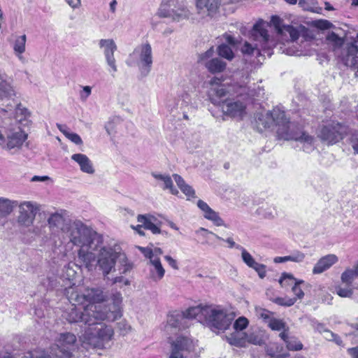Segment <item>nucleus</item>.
I'll return each mask as SVG.
<instances>
[{"label": "nucleus", "mask_w": 358, "mask_h": 358, "mask_svg": "<svg viewBox=\"0 0 358 358\" xmlns=\"http://www.w3.org/2000/svg\"><path fill=\"white\" fill-rule=\"evenodd\" d=\"M258 125L264 128H270L275 125L276 133L279 138L289 141L294 140L303 144V150L310 152L314 149V138L302 131L293 122L286 117L285 113L278 108L265 113H258L256 117Z\"/></svg>", "instance_id": "f257e3e1"}, {"label": "nucleus", "mask_w": 358, "mask_h": 358, "mask_svg": "<svg viewBox=\"0 0 358 358\" xmlns=\"http://www.w3.org/2000/svg\"><path fill=\"white\" fill-rule=\"evenodd\" d=\"M66 292L70 302H75L78 304H84L85 302H88V304H94L98 307L99 310L103 312L107 315L110 316V313H111L115 316V320L122 316V296L120 292L113 294L112 303L108 306H103L101 304V302L107 299L108 295L99 287L87 288L81 294L77 289L69 287Z\"/></svg>", "instance_id": "f03ea898"}, {"label": "nucleus", "mask_w": 358, "mask_h": 358, "mask_svg": "<svg viewBox=\"0 0 358 358\" xmlns=\"http://www.w3.org/2000/svg\"><path fill=\"white\" fill-rule=\"evenodd\" d=\"M76 336L70 332L60 334L56 343L48 350L38 349L24 353L22 358H74Z\"/></svg>", "instance_id": "7ed1b4c3"}, {"label": "nucleus", "mask_w": 358, "mask_h": 358, "mask_svg": "<svg viewBox=\"0 0 358 358\" xmlns=\"http://www.w3.org/2000/svg\"><path fill=\"white\" fill-rule=\"evenodd\" d=\"M71 306L66 309L62 317L69 323H83L88 327L94 326L98 321H115V316L110 313V316L99 310L94 304H87L85 306L77 307L75 302H70Z\"/></svg>", "instance_id": "20e7f679"}, {"label": "nucleus", "mask_w": 358, "mask_h": 358, "mask_svg": "<svg viewBox=\"0 0 358 358\" xmlns=\"http://www.w3.org/2000/svg\"><path fill=\"white\" fill-rule=\"evenodd\" d=\"M65 234L69 243L79 248L93 243L103 242L101 235L78 220L69 223Z\"/></svg>", "instance_id": "39448f33"}, {"label": "nucleus", "mask_w": 358, "mask_h": 358, "mask_svg": "<svg viewBox=\"0 0 358 358\" xmlns=\"http://www.w3.org/2000/svg\"><path fill=\"white\" fill-rule=\"evenodd\" d=\"M121 258L123 264L122 273H126L131 270V266L127 262V259L124 255H120L110 247H106L101 245L98 250L96 255V266L99 270L102 271L104 277H106L110 273L114 271L116 260Z\"/></svg>", "instance_id": "423d86ee"}, {"label": "nucleus", "mask_w": 358, "mask_h": 358, "mask_svg": "<svg viewBox=\"0 0 358 358\" xmlns=\"http://www.w3.org/2000/svg\"><path fill=\"white\" fill-rule=\"evenodd\" d=\"M94 328L89 327L83 335V343L84 345H90L93 348L103 349L112 339L114 331L110 326L98 323Z\"/></svg>", "instance_id": "0eeeda50"}, {"label": "nucleus", "mask_w": 358, "mask_h": 358, "mask_svg": "<svg viewBox=\"0 0 358 358\" xmlns=\"http://www.w3.org/2000/svg\"><path fill=\"white\" fill-rule=\"evenodd\" d=\"M158 15L161 17L179 22L189 18L190 11L186 6L185 0H164L158 10Z\"/></svg>", "instance_id": "6e6552de"}, {"label": "nucleus", "mask_w": 358, "mask_h": 358, "mask_svg": "<svg viewBox=\"0 0 358 358\" xmlns=\"http://www.w3.org/2000/svg\"><path fill=\"white\" fill-rule=\"evenodd\" d=\"M204 313H206L205 322L213 329L224 331L230 327L234 320L231 314L227 313L220 308H213L208 306Z\"/></svg>", "instance_id": "1a4fd4ad"}, {"label": "nucleus", "mask_w": 358, "mask_h": 358, "mask_svg": "<svg viewBox=\"0 0 358 358\" xmlns=\"http://www.w3.org/2000/svg\"><path fill=\"white\" fill-rule=\"evenodd\" d=\"M27 134L20 127L6 129L0 141V146L8 151L15 152L22 147Z\"/></svg>", "instance_id": "9d476101"}, {"label": "nucleus", "mask_w": 358, "mask_h": 358, "mask_svg": "<svg viewBox=\"0 0 358 358\" xmlns=\"http://www.w3.org/2000/svg\"><path fill=\"white\" fill-rule=\"evenodd\" d=\"M131 57L136 60L137 66L142 76H147L152 65V48L149 43L141 44L135 48Z\"/></svg>", "instance_id": "9b49d317"}, {"label": "nucleus", "mask_w": 358, "mask_h": 358, "mask_svg": "<svg viewBox=\"0 0 358 358\" xmlns=\"http://www.w3.org/2000/svg\"><path fill=\"white\" fill-rule=\"evenodd\" d=\"M348 131L347 126L332 122L322 127L318 136L328 145H333L342 140Z\"/></svg>", "instance_id": "f8f14e48"}, {"label": "nucleus", "mask_w": 358, "mask_h": 358, "mask_svg": "<svg viewBox=\"0 0 358 358\" xmlns=\"http://www.w3.org/2000/svg\"><path fill=\"white\" fill-rule=\"evenodd\" d=\"M171 345L169 358H186L194 350L196 343L190 337L180 335L175 340L169 341Z\"/></svg>", "instance_id": "ddd939ff"}, {"label": "nucleus", "mask_w": 358, "mask_h": 358, "mask_svg": "<svg viewBox=\"0 0 358 358\" xmlns=\"http://www.w3.org/2000/svg\"><path fill=\"white\" fill-rule=\"evenodd\" d=\"M17 206L19 208L17 223L19 225L26 227L31 226L34 223L37 212L39 210L38 205L33 201H23Z\"/></svg>", "instance_id": "4468645a"}, {"label": "nucleus", "mask_w": 358, "mask_h": 358, "mask_svg": "<svg viewBox=\"0 0 358 358\" xmlns=\"http://www.w3.org/2000/svg\"><path fill=\"white\" fill-rule=\"evenodd\" d=\"M272 22L274 24L278 33L282 36H289V41L294 42L296 41L300 36H304L307 29L303 25H285L282 21L278 16L272 17Z\"/></svg>", "instance_id": "2eb2a0df"}, {"label": "nucleus", "mask_w": 358, "mask_h": 358, "mask_svg": "<svg viewBox=\"0 0 358 358\" xmlns=\"http://www.w3.org/2000/svg\"><path fill=\"white\" fill-rule=\"evenodd\" d=\"M268 24L260 20L254 24L250 31V38L258 42L263 49H270L274 45V41L268 34Z\"/></svg>", "instance_id": "dca6fc26"}, {"label": "nucleus", "mask_w": 358, "mask_h": 358, "mask_svg": "<svg viewBox=\"0 0 358 358\" xmlns=\"http://www.w3.org/2000/svg\"><path fill=\"white\" fill-rule=\"evenodd\" d=\"M101 245H103V242H96L80 248L78 250V262L88 271H92L94 267V262L96 259L94 252L98 251Z\"/></svg>", "instance_id": "f3484780"}, {"label": "nucleus", "mask_w": 358, "mask_h": 358, "mask_svg": "<svg viewBox=\"0 0 358 358\" xmlns=\"http://www.w3.org/2000/svg\"><path fill=\"white\" fill-rule=\"evenodd\" d=\"M222 109L225 115L241 120L246 114V103L238 99H226Z\"/></svg>", "instance_id": "a211bd4d"}, {"label": "nucleus", "mask_w": 358, "mask_h": 358, "mask_svg": "<svg viewBox=\"0 0 358 358\" xmlns=\"http://www.w3.org/2000/svg\"><path fill=\"white\" fill-rule=\"evenodd\" d=\"M99 45L103 49V55L107 64L110 67L111 72L113 73L117 71L116 60L114 57V52L117 50V45L113 39H101Z\"/></svg>", "instance_id": "6ab92c4d"}, {"label": "nucleus", "mask_w": 358, "mask_h": 358, "mask_svg": "<svg viewBox=\"0 0 358 358\" xmlns=\"http://www.w3.org/2000/svg\"><path fill=\"white\" fill-rule=\"evenodd\" d=\"M341 59L345 66L358 69V45L356 41L346 43Z\"/></svg>", "instance_id": "aec40b11"}, {"label": "nucleus", "mask_w": 358, "mask_h": 358, "mask_svg": "<svg viewBox=\"0 0 358 358\" xmlns=\"http://www.w3.org/2000/svg\"><path fill=\"white\" fill-rule=\"evenodd\" d=\"M47 222L52 233L62 231L65 234V229L69 227V223H66L64 217V211L55 212L50 214Z\"/></svg>", "instance_id": "412c9836"}, {"label": "nucleus", "mask_w": 358, "mask_h": 358, "mask_svg": "<svg viewBox=\"0 0 358 358\" xmlns=\"http://www.w3.org/2000/svg\"><path fill=\"white\" fill-rule=\"evenodd\" d=\"M137 221L141 223L145 229L152 231L154 234L161 233L160 226L161 222L154 215L151 214L138 215Z\"/></svg>", "instance_id": "4be33fe9"}, {"label": "nucleus", "mask_w": 358, "mask_h": 358, "mask_svg": "<svg viewBox=\"0 0 358 358\" xmlns=\"http://www.w3.org/2000/svg\"><path fill=\"white\" fill-rule=\"evenodd\" d=\"M188 327L187 321H185L182 313H176L168 316L164 331L168 334L172 333V329H182Z\"/></svg>", "instance_id": "5701e85b"}, {"label": "nucleus", "mask_w": 358, "mask_h": 358, "mask_svg": "<svg viewBox=\"0 0 358 358\" xmlns=\"http://www.w3.org/2000/svg\"><path fill=\"white\" fill-rule=\"evenodd\" d=\"M243 74V73H242ZM243 80L240 82H237V87L240 89L238 92L240 95L245 94L248 97H259L264 95V89L258 86V90H256L255 88L250 89L248 86L250 81V75L247 72L245 74L242 76Z\"/></svg>", "instance_id": "b1692460"}, {"label": "nucleus", "mask_w": 358, "mask_h": 358, "mask_svg": "<svg viewBox=\"0 0 358 358\" xmlns=\"http://www.w3.org/2000/svg\"><path fill=\"white\" fill-rule=\"evenodd\" d=\"M338 261L336 255L329 254L321 257L313 268V274H320L331 268Z\"/></svg>", "instance_id": "393cba45"}, {"label": "nucleus", "mask_w": 358, "mask_h": 358, "mask_svg": "<svg viewBox=\"0 0 358 358\" xmlns=\"http://www.w3.org/2000/svg\"><path fill=\"white\" fill-rule=\"evenodd\" d=\"M196 8L199 13H207L208 15H213L217 10L220 0H194Z\"/></svg>", "instance_id": "a878e982"}, {"label": "nucleus", "mask_w": 358, "mask_h": 358, "mask_svg": "<svg viewBox=\"0 0 358 358\" xmlns=\"http://www.w3.org/2000/svg\"><path fill=\"white\" fill-rule=\"evenodd\" d=\"M288 281H295L294 285L292 287V290L296 296V299H302L304 296V293L299 285L301 283H303V280H296L292 274L284 273L279 280V283L282 287H285L289 285Z\"/></svg>", "instance_id": "bb28decb"}, {"label": "nucleus", "mask_w": 358, "mask_h": 358, "mask_svg": "<svg viewBox=\"0 0 358 358\" xmlns=\"http://www.w3.org/2000/svg\"><path fill=\"white\" fill-rule=\"evenodd\" d=\"M208 308V306H196L190 307L187 309L185 311L182 312V314L184 315V318L185 321L187 319H197L199 321L202 322L205 321L206 319V313L204 310Z\"/></svg>", "instance_id": "cd10ccee"}, {"label": "nucleus", "mask_w": 358, "mask_h": 358, "mask_svg": "<svg viewBox=\"0 0 358 358\" xmlns=\"http://www.w3.org/2000/svg\"><path fill=\"white\" fill-rule=\"evenodd\" d=\"M229 90L227 87L224 85H216L214 87H210L208 94L210 101L213 104L217 105L220 103L222 99L227 96Z\"/></svg>", "instance_id": "c85d7f7f"}, {"label": "nucleus", "mask_w": 358, "mask_h": 358, "mask_svg": "<svg viewBox=\"0 0 358 358\" xmlns=\"http://www.w3.org/2000/svg\"><path fill=\"white\" fill-rule=\"evenodd\" d=\"M71 159L79 164L80 170L83 172L89 174L94 173L92 163L87 155L84 154H74L71 156Z\"/></svg>", "instance_id": "c756f323"}, {"label": "nucleus", "mask_w": 358, "mask_h": 358, "mask_svg": "<svg viewBox=\"0 0 358 358\" xmlns=\"http://www.w3.org/2000/svg\"><path fill=\"white\" fill-rule=\"evenodd\" d=\"M15 92L11 83L0 78V100L14 101Z\"/></svg>", "instance_id": "7c9ffc66"}, {"label": "nucleus", "mask_w": 358, "mask_h": 358, "mask_svg": "<svg viewBox=\"0 0 358 358\" xmlns=\"http://www.w3.org/2000/svg\"><path fill=\"white\" fill-rule=\"evenodd\" d=\"M205 67L211 73H220L225 71L227 63L219 57H214L205 64Z\"/></svg>", "instance_id": "2f4dec72"}, {"label": "nucleus", "mask_w": 358, "mask_h": 358, "mask_svg": "<svg viewBox=\"0 0 358 358\" xmlns=\"http://www.w3.org/2000/svg\"><path fill=\"white\" fill-rule=\"evenodd\" d=\"M225 337L227 341L231 345L236 347H244L245 345L247 334L245 332L235 330Z\"/></svg>", "instance_id": "473e14b6"}, {"label": "nucleus", "mask_w": 358, "mask_h": 358, "mask_svg": "<svg viewBox=\"0 0 358 358\" xmlns=\"http://www.w3.org/2000/svg\"><path fill=\"white\" fill-rule=\"evenodd\" d=\"M18 204L17 201L0 197V218L8 217Z\"/></svg>", "instance_id": "72a5a7b5"}, {"label": "nucleus", "mask_w": 358, "mask_h": 358, "mask_svg": "<svg viewBox=\"0 0 358 358\" xmlns=\"http://www.w3.org/2000/svg\"><path fill=\"white\" fill-rule=\"evenodd\" d=\"M152 176L158 180L163 182L162 188L164 189H169L172 194L176 195L178 191L173 187V181L169 175H162L156 173H152Z\"/></svg>", "instance_id": "f704fd0d"}, {"label": "nucleus", "mask_w": 358, "mask_h": 358, "mask_svg": "<svg viewBox=\"0 0 358 358\" xmlns=\"http://www.w3.org/2000/svg\"><path fill=\"white\" fill-rule=\"evenodd\" d=\"M358 275L353 268L346 269L341 275V281L346 286L352 287L354 289L358 288V282L353 283Z\"/></svg>", "instance_id": "c9c22d12"}, {"label": "nucleus", "mask_w": 358, "mask_h": 358, "mask_svg": "<svg viewBox=\"0 0 358 358\" xmlns=\"http://www.w3.org/2000/svg\"><path fill=\"white\" fill-rule=\"evenodd\" d=\"M306 257L304 253L300 251H294L291 255L285 257H276L274 258L275 263H283L288 261L296 263L302 262Z\"/></svg>", "instance_id": "e433bc0d"}, {"label": "nucleus", "mask_w": 358, "mask_h": 358, "mask_svg": "<svg viewBox=\"0 0 358 358\" xmlns=\"http://www.w3.org/2000/svg\"><path fill=\"white\" fill-rule=\"evenodd\" d=\"M173 178L180 190L189 197H195V192L193 188L187 185L183 178L178 174H173Z\"/></svg>", "instance_id": "4c0bfd02"}, {"label": "nucleus", "mask_w": 358, "mask_h": 358, "mask_svg": "<svg viewBox=\"0 0 358 358\" xmlns=\"http://www.w3.org/2000/svg\"><path fill=\"white\" fill-rule=\"evenodd\" d=\"M217 52L218 55L228 61H231L235 57V54L231 49V47L229 46L226 43H222L217 48Z\"/></svg>", "instance_id": "58836bf2"}, {"label": "nucleus", "mask_w": 358, "mask_h": 358, "mask_svg": "<svg viewBox=\"0 0 358 358\" xmlns=\"http://www.w3.org/2000/svg\"><path fill=\"white\" fill-rule=\"evenodd\" d=\"M57 128L71 142L76 145L83 144V140L80 136L76 133L71 132L66 126L57 124Z\"/></svg>", "instance_id": "ea45409f"}, {"label": "nucleus", "mask_w": 358, "mask_h": 358, "mask_svg": "<svg viewBox=\"0 0 358 358\" xmlns=\"http://www.w3.org/2000/svg\"><path fill=\"white\" fill-rule=\"evenodd\" d=\"M152 264L154 270L150 271V278L155 282L159 281L163 278L165 274V270L162 266L161 262H155Z\"/></svg>", "instance_id": "a19ab883"}, {"label": "nucleus", "mask_w": 358, "mask_h": 358, "mask_svg": "<svg viewBox=\"0 0 358 358\" xmlns=\"http://www.w3.org/2000/svg\"><path fill=\"white\" fill-rule=\"evenodd\" d=\"M255 312L256 316L259 319H262L266 323H268L274 315L273 312L261 307H255Z\"/></svg>", "instance_id": "79ce46f5"}, {"label": "nucleus", "mask_w": 358, "mask_h": 358, "mask_svg": "<svg viewBox=\"0 0 358 358\" xmlns=\"http://www.w3.org/2000/svg\"><path fill=\"white\" fill-rule=\"evenodd\" d=\"M203 217L206 219L213 222V223L217 226L224 225L223 220L219 216L218 213L214 211L212 208L204 213Z\"/></svg>", "instance_id": "37998d69"}, {"label": "nucleus", "mask_w": 358, "mask_h": 358, "mask_svg": "<svg viewBox=\"0 0 358 358\" xmlns=\"http://www.w3.org/2000/svg\"><path fill=\"white\" fill-rule=\"evenodd\" d=\"M27 37L26 35H22L18 36L14 43L13 49L14 51L19 55L22 54L25 51Z\"/></svg>", "instance_id": "c03bdc74"}, {"label": "nucleus", "mask_w": 358, "mask_h": 358, "mask_svg": "<svg viewBox=\"0 0 358 358\" xmlns=\"http://www.w3.org/2000/svg\"><path fill=\"white\" fill-rule=\"evenodd\" d=\"M236 249L241 250V257L243 261L248 266L252 268L255 266L257 262L252 257V256L241 245L236 246Z\"/></svg>", "instance_id": "a18cd8bd"}, {"label": "nucleus", "mask_w": 358, "mask_h": 358, "mask_svg": "<svg viewBox=\"0 0 358 358\" xmlns=\"http://www.w3.org/2000/svg\"><path fill=\"white\" fill-rule=\"evenodd\" d=\"M327 39L332 43L335 49L341 48L344 44V38L338 36L333 31L327 35Z\"/></svg>", "instance_id": "49530a36"}, {"label": "nucleus", "mask_w": 358, "mask_h": 358, "mask_svg": "<svg viewBox=\"0 0 358 358\" xmlns=\"http://www.w3.org/2000/svg\"><path fill=\"white\" fill-rule=\"evenodd\" d=\"M138 250L143 254L144 256H148L150 255H153L155 256H160L163 254V251L159 248H143V247H138Z\"/></svg>", "instance_id": "de8ad7c7"}, {"label": "nucleus", "mask_w": 358, "mask_h": 358, "mask_svg": "<svg viewBox=\"0 0 358 358\" xmlns=\"http://www.w3.org/2000/svg\"><path fill=\"white\" fill-rule=\"evenodd\" d=\"M268 324V327L274 331L285 330V328L287 327L286 324L282 320L274 318L273 317Z\"/></svg>", "instance_id": "09e8293b"}, {"label": "nucleus", "mask_w": 358, "mask_h": 358, "mask_svg": "<svg viewBox=\"0 0 358 358\" xmlns=\"http://www.w3.org/2000/svg\"><path fill=\"white\" fill-rule=\"evenodd\" d=\"M180 107L181 108H194L193 106L191 96L189 93L184 92L181 95L180 98Z\"/></svg>", "instance_id": "8fccbe9b"}, {"label": "nucleus", "mask_w": 358, "mask_h": 358, "mask_svg": "<svg viewBox=\"0 0 358 358\" xmlns=\"http://www.w3.org/2000/svg\"><path fill=\"white\" fill-rule=\"evenodd\" d=\"M214 55V49L213 47H211L205 52L199 55V62L203 64L205 66V64L213 59V56Z\"/></svg>", "instance_id": "3c124183"}, {"label": "nucleus", "mask_w": 358, "mask_h": 358, "mask_svg": "<svg viewBox=\"0 0 358 358\" xmlns=\"http://www.w3.org/2000/svg\"><path fill=\"white\" fill-rule=\"evenodd\" d=\"M201 231H203V232H206L207 234H213L217 239L224 241L225 242H227L229 244V247L230 248H236V246L238 245L236 244V243L234 241L232 238H227L226 240H224L222 238H221L220 236H217V234H213V232L209 231L208 229H206L205 228H203V227H201L199 230H197L196 233H199Z\"/></svg>", "instance_id": "603ef678"}, {"label": "nucleus", "mask_w": 358, "mask_h": 358, "mask_svg": "<svg viewBox=\"0 0 358 358\" xmlns=\"http://www.w3.org/2000/svg\"><path fill=\"white\" fill-rule=\"evenodd\" d=\"M353 289H355L348 286L346 287L337 286L336 287V294L341 297H350L352 295Z\"/></svg>", "instance_id": "864d4df0"}, {"label": "nucleus", "mask_w": 358, "mask_h": 358, "mask_svg": "<svg viewBox=\"0 0 358 358\" xmlns=\"http://www.w3.org/2000/svg\"><path fill=\"white\" fill-rule=\"evenodd\" d=\"M249 321L245 317H238L234 323V330L242 331L248 325Z\"/></svg>", "instance_id": "5fc2aeb1"}, {"label": "nucleus", "mask_w": 358, "mask_h": 358, "mask_svg": "<svg viewBox=\"0 0 358 358\" xmlns=\"http://www.w3.org/2000/svg\"><path fill=\"white\" fill-rule=\"evenodd\" d=\"M296 301V298L278 297L273 300L276 304L285 306H291Z\"/></svg>", "instance_id": "6e6d98bb"}, {"label": "nucleus", "mask_w": 358, "mask_h": 358, "mask_svg": "<svg viewBox=\"0 0 358 358\" xmlns=\"http://www.w3.org/2000/svg\"><path fill=\"white\" fill-rule=\"evenodd\" d=\"M246 342L257 345H261L264 343V341L262 336L257 335L255 334H250V335H247Z\"/></svg>", "instance_id": "4d7b16f0"}, {"label": "nucleus", "mask_w": 358, "mask_h": 358, "mask_svg": "<svg viewBox=\"0 0 358 358\" xmlns=\"http://www.w3.org/2000/svg\"><path fill=\"white\" fill-rule=\"evenodd\" d=\"M350 144L352 146L354 154L358 155V130L355 131L350 138Z\"/></svg>", "instance_id": "13d9d810"}, {"label": "nucleus", "mask_w": 358, "mask_h": 358, "mask_svg": "<svg viewBox=\"0 0 358 358\" xmlns=\"http://www.w3.org/2000/svg\"><path fill=\"white\" fill-rule=\"evenodd\" d=\"M278 346L276 344H272L266 348V353L272 357L281 358L282 355L278 352Z\"/></svg>", "instance_id": "bf43d9fd"}, {"label": "nucleus", "mask_w": 358, "mask_h": 358, "mask_svg": "<svg viewBox=\"0 0 358 358\" xmlns=\"http://www.w3.org/2000/svg\"><path fill=\"white\" fill-rule=\"evenodd\" d=\"M287 347L290 350H299L302 349L303 345L299 341L290 338L287 343Z\"/></svg>", "instance_id": "052dcab7"}, {"label": "nucleus", "mask_w": 358, "mask_h": 358, "mask_svg": "<svg viewBox=\"0 0 358 358\" xmlns=\"http://www.w3.org/2000/svg\"><path fill=\"white\" fill-rule=\"evenodd\" d=\"M257 49V44L255 45V47L252 46L248 42H245L241 48V52L244 55H250L253 54L254 51Z\"/></svg>", "instance_id": "680f3d73"}, {"label": "nucleus", "mask_w": 358, "mask_h": 358, "mask_svg": "<svg viewBox=\"0 0 358 358\" xmlns=\"http://www.w3.org/2000/svg\"><path fill=\"white\" fill-rule=\"evenodd\" d=\"M258 273L260 278H264L266 276V266L257 262L254 266L252 267Z\"/></svg>", "instance_id": "e2e57ef3"}, {"label": "nucleus", "mask_w": 358, "mask_h": 358, "mask_svg": "<svg viewBox=\"0 0 358 358\" xmlns=\"http://www.w3.org/2000/svg\"><path fill=\"white\" fill-rule=\"evenodd\" d=\"M223 38L225 40V41L229 43L232 47H235L238 43V39L234 38L233 36H231L229 33H226L223 35Z\"/></svg>", "instance_id": "0e129e2a"}, {"label": "nucleus", "mask_w": 358, "mask_h": 358, "mask_svg": "<svg viewBox=\"0 0 358 358\" xmlns=\"http://www.w3.org/2000/svg\"><path fill=\"white\" fill-rule=\"evenodd\" d=\"M262 211H264L263 214L266 217L273 218L277 215L276 210L274 207L270 206L266 209H261Z\"/></svg>", "instance_id": "69168bd1"}, {"label": "nucleus", "mask_w": 358, "mask_h": 358, "mask_svg": "<svg viewBox=\"0 0 358 358\" xmlns=\"http://www.w3.org/2000/svg\"><path fill=\"white\" fill-rule=\"evenodd\" d=\"M92 89L90 86H85L83 87V91L80 92V99L86 101L89 96L91 94Z\"/></svg>", "instance_id": "338daca9"}, {"label": "nucleus", "mask_w": 358, "mask_h": 358, "mask_svg": "<svg viewBox=\"0 0 358 358\" xmlns=\"http://www.w3.org/2000/svg\"><path fill=\"white\" fill-rule=\"evenodd\" d=\"M15 105L16 106L15 110H16L17 114L20 113V114L24 115V117L29 115V112L28 111V110L26 108H22V105L20 103H15Z\"/></svg>", "instance_id": "774afa93"}]
</instances>
